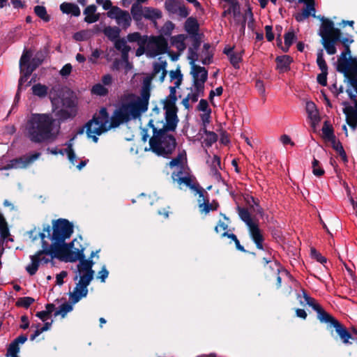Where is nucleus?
Returning a JSON list of instances; mask_svg holds the SVG:
<instances>
[{"label":"nucleus","mask_w":357,"mask_h":357,"mask_svg":"<svg viewBox=\"0 0 357 357\" xmlns=\"http://www.w3.org/2000/svg\"><path fill=\"white\" fill-rule=\"evenodd\" d=\"M56 123L52 114H31L25 126L26 137L35 144L54 142L59 135Z\"/></svg>","instance_id":"1"},{"label":"nucleus","mask_w":357,"mask_h":357,"mask_svg":"<svg viewBox=\"0 0 357 357\" xmlns=\"http://www.w3.org/2000/svg\"><path fill=\"white\" fill-rule=\"evenodd\" d=\"M99 120L100 125L93 131L101 135L108 130L118 128L121 124L126 123L132 119H136L140 117L141 114L139 110L133 107L130 102L122 103L116 108L111 116L106 107H101L96 113Z\"/></svg>","instance_id":"2"},{"label":"nucleus","mask_w":357,"mask_h":357,"mask_svg":"<svg viewBox=\"0 0 357 357\" xmlns=\"http://www.w3.org/2000/svg\"><path fill=\"white\" fill-rule=\"evenodd\" d=\"M149 151L165 158H170L177 145L173 135L158 130H155L154 135L149 139Z\"/></svg>","instance_id":"3"},{"label":"nucleus","mask_w":357,"mask_h":357,"mask_svg":"<svg viewBox=\"0 0 357 357\" xmlns=\"http://www.w3.org/2000/svg\"><path fill=\"white\" fill-rule=\"evenodd\" d=\"M317 17L322 22L319 32V35L321 37V44L328 54L333 55L337 52L335 45L342 31L334 26L332 20L320 15Z\"/></svg>","instance_id":"4"},{"label":"nucleus","mask_w":357,"mask_h":357,"mask_svg":"<svg viewBox=\"0 0 357 357\" xmlns=\"http://www.w3.org/2000/svg\"><path fill=\"white\" fill-rule=\"evenodd\" d=\"M43 231L47 234V237L52 241V244L63 243L68 239L74 231L73 224L67 219L59 218L52 221V227L47 225Z\"/></svg>","instance_id":"5"},{"label":"nucleus","mask_w":357,"mask_h":357,"mask_svg":"<svg viewBox=\"0 0 357 357\" xmlns=\"http://www.w3.org/2000/svg\"><path fill=\"white\" fill-rule=\"evenodd\" d=\"M344 51L340 54L337 60L336 70L340 73L346 74L348 70L356 71L357 56L351 55L350 45L343 46Z\"/></svg>","instance_id":"6"},{"label":"nucleus","mask_w":357,"mask_h":357,"mask_svg":"<svg viewBox=\"0 0 357 357\" xmlns=\"http://www.w3.org/2000/svg\"><path fill=\"white\" fill-rule=\"evenodd\" d=\"M94 273H84L80 275L79 282L76 284L73 292L69 294L70 299L72 303L75 304L78 303L82 298H84L88 294V286L93 280Z\"/></svg>","instance_id":"7"},{"label":"nucleus","mask_w":357,"mask_h":357,"mask_svg":"<svg viewBox=\"0 0 357 357\" xmlns=\"http://www.w3.org/2000/svg\"><path fill=\"white\" fill-rule=\"evenodd\" d=\"M321 323L328 324L330 326L333 327L344 344H351L352 342L350 340H356V337L352 335L351 332L331 314H329Z\"/></svg>","instance_id":"8"},{"label":"nucleus","mask_w":357,"mask_h":357,"mask_svg":"<svg viewBox=\"0 0 357 357\" xmlns=\"http://www.w3.org/2000/svg\"><path fill=\"white\" fill-rule=\"evenodd\" d=\"M190 73L193 77L195 94H197L198 98L203 96L204 95V83L208 79V70L204 67L193 66Z\"/></svg>","instance_id":"9"},{"label":"nucleus","mask_w":357,"mask_h":357,"mask_svg":"<svg viewBox=\"0 0 357 357\" xmlns=\"http://www.w3.org/2000/svg\"><path fill=\"white\" fill-rule=\"evenodd\" d=\"M152 77H146L143 81V85L141 89V98L135 102H130L135 108L139 110V113L145 112L148 109L149 100L151 96V84Z\"/></svg>","instance_id":"10"},{"label":"nucleus","mask_w":357,"mask_h":357,"mask_svg":"<svg viewBox=\"0 0 357 357\" xmlns=\"http://www.w3.org/2000/svg\"><path fill=\"white\" fill-rule=\"evenodd\" d=\"M168 43L167 39L162 35L150 36L149 43L147 45V55L156 56L163 54L167 52Z\"/></svg>","instance_id":"11"},{"label":"nucleus","mask_w":357,"mask_h":357,"mask_svg":"<svg viewBox=\"0 0 357 357\" xmlns=\"http://www.w3.org/2000/svg\"><path fill=\"white\" fill-rule=\"evenodd\" d=\"M50 100L53 111H56L59 109V104L60 102L63 108L77 111V103L73 91H66L59 98L50 97Z\"/></svg>","instance_id":"12"},{"label":"nucleus","mask_w":357,"mask_h":357,"mask_svg":"<svg viewBox=\"0 0 357 357\" xmlns=\"http://www.w3.org/2000/svg\"><path fill=\"white\" fill-rule=\"evenodd\" d=\"M40 155V153H35L30 155H22L19 158L10 160L9 162L1 168L2 170H8L11 169H25L28 167L34 160Z\"/></svg>","instance_id":"13"},{"label":"nucleus","mask_w":357,"mask_h":357,"mask_svg":"<svg viewBox=\"0 0 357 357\" xmlns=\"http://www.w3.org/2000/svg\"><path fill=\"white\" fill-rule=\"evenodd\" d=\"M248 229L250 238L255 244L256 248L261 250L269 252L271 248L267 245L264 244L265 238L258 223L248 227Z\"/></svg>","instance_id":"14"},{"label":"nucleus","mask_w":357,"mask_h":357,"mask_svg":"<svg viewBox=\"0 0 357 357\" xmlns=\"http://www.w3.org/2000/svg\"><path fill=\"white\" fill-rule=\"evenodd\" d=\"M100 125L99 120L98 119L97 114H94L92 119L89 120L84 126L79 127L75 135L77 136L78 135H82L84 132L87 135L88 138H91L94 143H97L98 142V138L97 136L98 134L93 131L96 128H97Z\"/></svg>","instance_id":"15"},{"label":"nucleus","mask_w":357,"mask_h":357,"mask_svg":"<svg viewBox=\"0 0 357 357\" xmlns=\"http://www.w3.org/2000/svg\"><path fill=\"white\" fill-rule=\"evenodd\" d=\"M165 8L169 14H176L182 18L189 15L188 8L179 0H166Z\"/></svg>","instance_id":"16"},{"label":"nucleus","mask_w":357,"mask_h":357,"mask_svg":"<svg viewBox=\"0 0 357 357\" xmlns=\"http://www.w3.org/2000/svg\"><path fill=\"white\" fill-rule=\"evenodd\" d=\"M43 255H50L51 252L47 248L37 251L33 255L30 256L31 263L26 266V271L30 275H34L38 270L40 263L41 262V256Z\"/></svg>","instance_id":"17"},{"label":"nucleus","mask_w":357,"mask_h":357,"mask_svg":"<svg viewBox=\"0 0 357 357\" xmlns=\"http://www.w3.org/2000/svg\"><path fill=\"white\" fill-rule=\"evenodd\" d=\"M183 172L181 170L178 173L172 174V178L174 181H176L179 185L183 183L186 186L189 187L190 189L196 191V192L199 195V197H204V190L203 188L199 186L198 184L196 185L192 183V180L190 176H184L181 177L180 174H182Z\"/></svg>","instance_id":"18"},{"label":"nucleus","mask_w":357,"mask_h":357,"mask_svg":"<svg viewBox=\"0 0 357 357\" xmlns=\"http://www.w3.org/2000/svg\"><path fill=\"white\" fill-rule=\"evenodd\" d=\"M303 296L306 304L317 312V319L321 323L330 314L318 303H317L314 298L310 296L305 291H303Z\"/></svg>","instance_id":"19"},{"label":"nucleus","mask_w":357,"mask_h":357,"mask_svg":"<svg viewBox=\"0 0 357 357\" xmlns=\"http://www.w3.org/2000/svg\"><path fill=\"white\" fill-rule=\"evenodd\" d=\"M74 246V241L70 243H66L63 241V243H57L56 244H51L50 248L47 249L51 252L52 259H54L55 257H59V255H63L71 251V249Z\"/></svg>","instance_id":"20"},{"label":"nucleus","mask_w":357,"mask_h":357,"mask_svg":"<svg viewBox=\"0 0 357 357\" xmlns=\"http://www.w3.org/2000/svg\"><path fill=\"white\" fill-rule=\"evenodd\" d=\"M55 112V115L57 117L56 119V129L58 130L59 133L61 130V124L62 122L65 121L68 119L74 118L77 114V111L70 110L66 108H61L59 109H56L54 111Z\"/></svg>","instance_id":"21"},{"label":"nucleus","mask_w":357,"mask_h":357,"mask_svg":"<svg viewBox=\"0 0 357 357\" xmlns=\"http://www.w3.org/2000/svg\"><path fill=\"white\" fill-rule=\"evenodd\" d=\"M177 113L178 112H165L166 123L163 125V127L159 128L158 130H164L165 132L175 131L179 121Z\"/></svg>","instance_id":"22"},{"label":"nucleus","mask_w":357,"mask_h":357,"mask_svg":"<svg viewBox=\"0 0 357 357\" xmlns=\"http://www.w3.org/2000/svg\"><path fill=\"white\" fill-rule=\"evenodd\" d=\"M306 112L308 114V117L311 120V126L315 128L318 123L320 121V117L319 116V112L317 109L316 105L312 101L307 102Z\"/></svg>","instance_id":"23"},{"label":"nucleus","mask_w":357,"mask_h":357,"mask_svg":"<svg viewBox=\"0 0 357 357\" xmlns=\"http://www.w3.org/2000/svg\"><path fill=\"white\" fill-rule=\"evenodd\" d=\"M184 29L190 36L199 35V24L197 20L193 17H188L185 22Z\"/></svg>","instance_id":"24"},{"label":"nucleus","mask_w":357,"mask_h":357,"mask_svg":"<svg viewBox=\"0 0 357 357\" xmlns=\"http://www.w3.org/2000/svg\"><path fill=\"white\" fill-rule=\"evenodd\" d=\"M306 5V8L303 10L302 13H297L295 15V19L297 22H303L305 19L308 18L310 15L316 17L315 15V3H304Z\"/></svg>","instance_id":"25"},{"label":"nucleus","mask_w":357,"mask_h":357,"mask_svg":"<svg viewBox=\"0 0 357 357\" xmlns=\"http://www.w3.org/2000/svg\"><path fill=\"white\" fill-rule=\"evenodd\" d=\"M293 61V58L289 55L278 56L275 58L277 68L282 72L289 71L290 70V64Z\"/></svg>","instance_id":"26"},{"label":"nucleus","mask_w":357,"mask_h":357,"mask_svg":"<svg viewBox=\"0 0 357 357\" xmlns=\"http://www.w3.org/2000/svg\"><path fill=\"white\" fill-rule=\"evenodd\" d=\"M96 6L94 4L88 6L84 10V14L86 15L84 21L89 24L96 22L100 19V14L96 13Z\"/></svg>","instance_id":"27"},{"label":"nucleus","mask_w":357,"mask_h":357,"mask_svg":"<svg viewBox=\"0 0 357 357\" xmlns=\"http://www.w3.org/2000/svg\"><path fill=\"white\" fill-rule=\"evenodd\" d=\"M60 10L63 13L71 14L75 17L79 16L81 13L79 6L73 3H62L60 5Z\"/></svg>","instance_id":"28"},{"label":"nucleus","mask_w":357,"mask_h":357,"mask_svg":"<svg viewBox=\"0 0 357 357\" xmlns=\"http://www.w3.org/2000/svg\"><path fill=\"white\" fill-rule=\"evenodd\" d=\"M116 23L122 27L123 29H127L131 24L132 18L127 10H122L120 15L117 16Z\"/></svg>","instance_id":"29"},{"label":"nucleus","mask_w":357,"mask_h":357,"mask_svg":"<svg viewBox=\"0 0 357 357\" xmlns=\"http://www.w3.org/2000/svg\"><path fill=\"white\" fill-rule=\"evenodd\" d=\"M239 218L242 221H243L247 227H250L251 225H253L256 224V222H254L250 213L249 212L248 209L244 207L237 206L236 208Z\"/></svg>","instance_id":"30"},{"label":"nucleus","mask_w":357,"mask_h":357,"mask_svg":"<svg viewBox=\"0 0 357 357\" xmlns=\"http://www.w3.org/2000/svg\"><path fill=\"white\" fill-rule=\"evenodd\" d=\"M187 36L185 34H178L172 36L170 38L171 44L176 47L178 51H183L186 48L185 40Z\"/></svg>","instance_id":"31"},{"label":"nucleus","mask_w":357,"mask_h":357,"mask_svg":"<svg viewBox=\"0 0 357 357\" xmlns=\"http://www.w3.org/2000/svg\"><path fill=\"white\" fill-rule=\"evenodd\" d=\"M103 33L109 40L115 42L116 40L120 38L121 29L118 26H108L103 29Z\"/></svg>","instance_id":"32"},{"label":"nucleus","mask_w":357,"mask_h":357,"mask_svg":"<svg viewBox=\"0 0 357 357\" xmlns=\"http://www.w3.org/2000/svg\"><path fill=\"white\" fill-rule=\"evenodd\" d=\"M144 17L153 21L155 24H156L155 20L157 19H160L162 17V12L157 9V8H153L151 7H145L144 8Z\"/></svg>","instance_id":"33"},{"label":"nucleus","mask_w":357,"mask_h":357,"mask_svg":"<svg viewBox=\"0 0 357 357\" xmlns=\"http://www.w3.org/2000/svg\"><path fill=\"white\" fill-rule=\"evenodd\" d=\"M93 264L94 261L91 259L81 260L77 265V271L79 273H94V271L92 269Z\"/></svg>","instance_id":"34"},{"label":"nucleus","mask_w":357,"mask_h":357,"mask_svg":"<svg viewBox=\"0 0 357 357\" xmlns=\"http://www.w3.org/2000/svg\"><path fill=\"white\" fill-rule=\"evenodd\" d=\"M144 13L142 6L141 5V3H134L132 5L130 13L132 15V17L133 20L138 22L142 20V17H144Z\"/></svg>","instance_id":"35"},{"label":"nucleus","mask_w":357,"mask_h":357,"mask_svg":"<svg viewBox=\"0 0 357 357\" xmlns=\"http://www.w3.org/2000/svg\"><path fill=\"white\" fill-rule=\"evenodd\" d=\"M218 207L219 204L215 200L210 203L208 199H204V202L199 204L200 211L206 214L208 213L211 211H216Z\"/></svg>","instance_id":"36"},{"label":"nucleus","mask_w":357,"mask_h":357,"mask_svg":"<svg viewBox=\"0 0 357 357\" xmlns=\"http://www.w3.org/2000/svg\"><path fill=\"white\" fill-rule=\"evenodd\" d=\"M177 100L178 98H171L167 96L162 100L163 109L165 110V112H178V109L176 105Z\"/></svg>","instance_id":"37"},{"label":"nucleus","mask_w":357,"mask_h":357,"mask_svg":"<svg viewBox=\"0 0 357 357\" xmlns=\"http://www.w3.org/2000/svg\"><path fill=\"white\" fill-rule=\"evenodd\" d=\"M229 4V7L222 13V17H226L231 14L233 15V17H238V15L241 14V6L239 2H234Z\"/></svg>","instance_id":"38"},{"label":"nucleus","mask_w":357,"mask_h":357,"mask_svg":"<svg viewBox=\"0 0 357 357\" xmlns=\"http://www.w3.org/2000/svg\"><path fill=\"white\" fill-rule=\"evenodd\" d=\"M331 143L332 148L340 155L344 162H348V158L346 152L343 148L342 143L336 138L330 142Z\"/></svg>","instance_id":"39"},{"label":"nucleus","mask_w":357,"mask_h":357,"mask_svg":"<svg viewBox=\"0 0 357 357\" xmlns=\"http://www.w3.org/2000/svg\"><path fill=\"white\" fill-rule=\"evenodd\" d=\"M220 236L222 238L227 237V238L232 240L233 242H234V243H235L236 250H238V251H241L244 253L249 252L248 250H246L245 249V248L242 245H241L240 241L238 239L236 234H234L233 233H228V231H224L222 234H221Z\"/></svg>","instance_id":"40"},{"label":"nucleus","mask_w":357,"mask_h":357,"mask_svg":"<svg viewBox=\"0 0 357 357\" xmlns=\"http://www.w3.org/2000/svg\"><path fill=\"white\" fill-rule=\"evenodd\" d=\"M321 130L324 138L326 140L331 142L336 138L335 135H334L333 128L331 125L328 123V121L324 122Z\"/></svg>","instance_id":"41"},{"label":"nucleus","mask_w":357,"mask_h":357,"mask_svg":"<svg viewBox=\"0 0 357 357\" xmlns=\"http://www.w3.org/2000/svg\"><path fill=\"white\" fill-rule=\"evenodd\" d=\"M342 105L345 106V107L343 108V113L345 114L346 117L357 120V102L354 107L349 105L347 102H343Z\"/></svg>","instance_id":"42"},{"label":"nucleus","mask_w":357,"mask_h":357,"mask_svg":"<svg viewBox=\"0 0 357 357\" xmlns=\"http://www.w3.org/2000/svg\"><path fill=\"white\" fill-rule=\"evenodd\" d=\"M31 89L34 96H36L39 98H45L47 94L48 88L45 85L38 83L34 84Z\"/></svg>","instance_id":"43"},{"label":"nucleus","mask_w":357,"mask_h":357,"mask_svg":"<svg viewBox=\"0 0 357 357\" xmlns=\"http://www.w3.org/2000/svg\"><path fill=\"white\" fill-rule=\"evenodd\" d=\"M220 215L222 216L225 221L220 220L218 222L217 225L214 228V231L218 234L220 233V228L222 229L225 231H227L229 224L231 222L229 218H228L225 214L220 213Z\"/></svg>","instance_id":"44"},{"label":"nucleus","mask_w":357,"mask_h":357,"mask_svg":"<svg viewBox=\"0 0 357 357\" xmlns=\"http://www.w3.org/2000/svg\"><path fill=\"white\" fill-rule=\"evenodd\" d=\"M211 48V45L209 43H204L203 46V53L205 55V57L202 60V63L204 65H208L212 63L213 53L211 51H209Z\"/></svg>","instance_id":"45"},{"label":"nucleus","mask_w":357,"mask_h":357,"mask_svg":"<svg viewBox=\"0 0 357 357\" xmlns=\"http://www.w3.org/2000/svg\"><path fill=\"white\" fill-rule=\"evenodd\" d=\"M73 303H64L61 304L59 307V310L55 311L54 316L57 317L61 315L62 318H64L67 313L71 312L73 309Z\"/></svg>","instance_id":"46"},{"label":"nucleus","mask_w":357,"mask_h":357,"mask_svg":"<svg viewBox=\"0 0 357 357\" xmlns=\"http://www.w3.org/2000/svg\"><path fill=\"white\" fill-rule=\"evenodd\" d=\"M184 159H186V152L183 150L180 151L176 157L172 159V160L169 162V166L172 168L174 167H178L183 165V161Z\"/></svg>","instance_id":"47"},{"label":"nucleus","mask_w":357,"mask_h":357,"mask_svg":"<svg viewBox=\"0 0 357 357\" xmlns=\"http://www.w3.org/2000/svg\"><path fill=\"white\" fill-rule=\"evenodd\" d=\"M54 258H56L62 261L66 262H75L78 260L79 257L77 255V251H69L67 254H65L63 255H59V257H55Z\"/></svg>","instance_id":"48"},{"label":"nucleus","mask_w":357,"mask_h":357,"mask_svg":"<svg viewBox=\"0 0 357 357\" xmlns=\"http://www.w3.org/2000/svg\"><path fill=\"white\" fill-rule=\"evenodd\" d=\"M34 13L38 17L42 19L45 22H50V16L47 14L45 6H36L34 7Z\"/></svg>","instance_id":"49"},{"label":"nucleus","mask_w":357,"mask_h":357,"mask_svg":"<svg viewBox=\"0 0 357 357\" xmlns=\"http://www.w3.org/2000/svg\"><path fill=\"white\" fill-rule=\"evenodd\" d=\"M244 53V51H241V52L236 53L234 52L233 54H231L229 57V61L231 64L235 69H239L240 66L239 63L242 61V54Z\"/></svg>","instance_id":"50"},{"label":"nucleus","mask_w":357,"mask_h":357,"mask_svg":"<svg viewBox=\"0 0 357 357\" xmlns=\"http://www.w3.org/2000/svg\"><path fill=\"white\" fill-rule=\"evenodd\" d=\"M317 63L321 72H328V65L324 59L323 50L317 52Z\"/></svg>","instance_id":"51"},{"label":"nucleus","mask_w":357,"mask_h":357,"mask_svg":"<svg viewBox=\"0 0 357 357\" xmlns=\"http://www.w3.org/2000/svg\"><path fill=\"white\" fill-rule=\"evenodd\" d=\"M20 346L17 344V342L15 343L12 341L8 347L6 356L7 357H19L17 354L20 352Z\"/></svg>","instance_id":"52"},{"label":"nucleus","mask_w":357,"mask_h":357,"mask_svg":"<svg viewBox=\"0 0 357 357\" xmlns=\"http://www.w3.org/2000/svg\"><path fill=\"white\" fill-rule=\"evenodd\" d=\"M312 173L316 176L320 177L325 173L324 169L321 167L320 162L314 158L312 162Z\"/></svg>","instance_id":"53"},{"label":"nucleus","mask_w":357,"mask_h":357,"mask_svg":"<svg viewBox=\"0 0 357 357\" xmlns=\"http://www.w3.org/2000/svg\"><path fill=\"white\" fill-rule=\"evenodd\" d=\"M233 17L235 24L237 26H241L240 32L244 34L247 21L246 15H242L241 13L239 15H238V17Z\"/></svg>","instance_id":"54"},{"label":"nucleus","mask_w":357,"mask_h":357,"mask_svg":"<svg viewBox=\"0 0 357 357\" xmlns=\"http://www.w3.org/2000/svg\"><path fill=\"white\" fill-rule=\"evenodd\" d=\"M91 93L93 94L105 96L108 93V89L105 88L102 84L98 83L96 84L91 89Z\"/></svg>","instance_id":"55"},{"label":"nucleus","mask_w":357,"mask_h":357,"mask_svg":"<svg viewBox=\"0 0 357 357\" xmlns=\"http://www.w3.org/2000/svg\"><path fill=\"white\" fill-rule=\"evenodd\" d=\"M35 299L32 297L26 296L20 298L16 302V306L23 307L24 308H29L30 305L33 303Z\"/></svg>","instance_id":"56"},{"label":"nucleus","mask_w":357,"mask_h":357,"mask_svg":"<svg viewBox=\"0 0 357 357\" xmlns=\"http://www.w3.org/2000/svg\"><path fill=\"white\" fill-rule=\"evenodd\" d=\"M175 28L174 24L171 21H167L165 23V24L161 28L160 32L162 36H170L172 31Z\"/></svg>","instance_id":"57"},{"label":"nucleus","mask_w":357,"mask_h":357,"mask_svg":"<svg viewBox=\"0 0 357 357\" xmlns=\"http://www.w3.org/2000/svg\"><path fill=\"white\" fill-rule=\"evenodd\" d=\"M218 135L215 132L211 131L210 132H208L206 139L204 140V144L206 146L211 147L215 142L218 141Z\"/></svg>","instance_id":"58"},{"label":"nucleus","mask_w":357,"mask_h":357,"mask_svg":"<svg viewBox=\"0 0 357 357\" xmlns=\"http://www.w3.org/2000/svg\"><path fill=\"white\" fill-rule=\"evenodd\" d=\"M0 236L3 240L6 239L10 236L8 225L6 220L0 222Z\"/></svg>","instance_id":"59"},{"label":"nucleus","mask_w":357,"mask_h":357,"mask_svg":"<svg viewBox=\"0 0 357 357\" xmlns=\"http://www.w3.org/2000/svg\"><path fill=\"white\" fill-rule=\"evenodd\" d=\"M114 47L121 52H123L126 47L131 50V47L127 45L126 40L123 38L116 40L114 42Z\"/></svg>","instance_id":"60"},{"label":"nucleus","mask_w":357,"mask_h":357,"mask_svg":"<svg viewBox=\"0 0 357 357\" xmlns=\"http://www.w3.org/2000/svg\"><path fill=\"white\" fill-rule=\"evenodd\" d=\"M311 257L315 259L318 262L324 264L326 263L327 259L325 257L322 256L314 248L310 249Z\"/></svg>","instance_id":"61"},{"label":"nucleus","mask_w":357,"mask_h":357,"mask_svg":"<svg viewBox=\"0 0 357 357\" xmlns=\"http://www.w3.org/2000/svg\"><path fill=\"white\" fill-rule=\"evenodd\" d=\"M218 167L220 168V158L218 155H214L213 158V165L211 166V172L213 175L218 176H220V174L218 172Z\"/></svg>","instance_id":"62"},{"label":"nucleus","mask_w":357,"mask_h":357,"mask_svg":"<svg viewBox=\"0 0 357 357\" xmlns=\"http://www.w3.org/2000/svg\"><path fill=\"white\" fill-rule=\"evenodd\" d=\"M284 45L286 46H291L294 43V41L296 39L294 31L292 30L286 33L284 36Z\"/></svg>","instance_id":"63"},{"label":"nucleus","mask_w":357,"mask_h":357,"mask_svg":"<svg viewBox=\"0 0 357 357\" xmlns=\"http://www.w3.org/2000/svg\"><path fill=\"white\" fill-rule=\"evenodd\" d=\"M31 52L29 50H24L20 60V66H25L31 63Z\"/></svg>","instance_id":"64"}]
</instances>
